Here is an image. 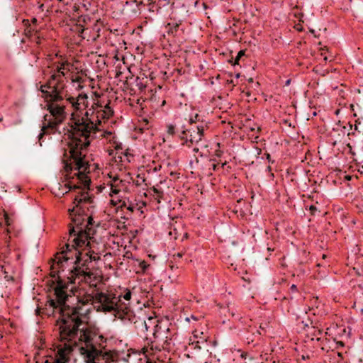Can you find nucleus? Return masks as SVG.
<instances>
[{
	"instance_id": "nucleus-42",
	"label": "nucleus",
	"mask_w": 363,
	"mask_h": 363,
	"mask_svg": "<svg viewBox=\"0 0 363 363\" xmlns=\"http://www.w3.org/2000/svg\"><path fill=\"white\" fill-rule=\"evenodd\" d=\"M119 191H120V189H118L117 185H114V184L111 185V192L112 193L117 194L119 193Z\"/></svg>"
},
{
	"instance_id": "nucleus-43",
	"label": "nucleus",
	"mask_w": 363,
	"mask_h": 363,
	"mask_svg": "<svg viewBox=\"0 0 363 363\" xmlns=\"http://www.w3.org/2000/svg\"><path fill=\"white\" fill-rule=\"evenodd\" d=\"M118 203H120V205L118 206V209L121 208V210H123V208L127 207L126 203L125 201H122L119 200Z\"/></svg>"
},
{
	"instance_id": "nucleus-8",
	"label": "nucleus",
	"mask_w": 363,
	"mask_h": 363,
	"mask_svg": "<svg viewBox=\"0 0 363 363\" xmlns=\"http://www.w3.org/2000/svg\"><path fill=\"white\" fill-rule=\"evenodd\" d=\"M91 263V262H89V259H83V258L79 259L78 261H74V264L75 266L70 270L69 276L67 277V285L69 284H74L76 279L80 278L81 277H88L90 278L92 275L89 267V264Z\"/></svg>"
},
{
	"instance_id": "nucleus-5",
	"label": "nucleus",
	"mask_w": 363,
	"mask_h": 363,
	"mask_svg": "<svg viewBox=\"0 0 363 363\" xmlns=\"http://www.w3.org/2000/svg\"><path fill=\"white\" fill-rule=\"evenodd\" d=\"M69 215L72 220V223L69 225L70 238L79 237L81 233H89V230L96 231V227H98L99 224L94 225L92 216H88L84 207L74 206L72 209H69Z\"/></svg>"
},
{
	"instance_id": "nucleus-55",
	"label": "nucleus",
	"mask_w": 363,
	"mask_h": 363,
	"mask_svg": "<svg viewBox=\"0 0 363 363\" xmlns=\"http://www.w3.org/2000/svg\"><path fill=\"white\" fill-rule=\"evenodd\" d=\"M111 204L113 206H116L118 204H119L118 201H114L113 200H111Z\"/></svg>"
},
{
	"instance_id": "nucleus-7",
	"label": "nucleus",
	"mask_w": 363,
	"mask_h": 363,
	"mask_svg": "<svg viewBox=\"0 0 363 363\" xmlns=\"http://www.w3.org/2000/svg\"><path fill=\"white\" fill-rule=\"evenodd\" d=\"M65 84L63 80L60 79V74L53 73L48 82L40 86V91L43 94V97L46 101L50 102H60L64 98L68 97L67 94L64 95V89Z\"/></svg>"
},
{
	"instance_id": "nucleus-53",
	"label": "nucleus",
	"mask_w": 363,
	"mask_h": 363,
	"mask_svg": "<svg viewBox=\"0 0 363 363\" xmlns=\"http://www.w3.org/2000/svg\"><path fill=\"white\" fill-rule=\"evenodd\" d=\"M53 363H65V361H62L61 359H58L57 358H55Z\"/></svg>"
},
{
	"instance_id": "nucleus-25",
	"label": "nucleus",
	"mask_w": 363,
	"mask_h": 363,
	"mask_svg": "<svg viewBox=\"0 0 363 363\" xmlns=\"http://www.w3.org/2000/svg\"><path fill=\"white\" fill-rule=\"evenodd\" d=\"M308 333L312 336V340H314V338L315 337L317 341H320L321 339V335L323 334V330L318 329L315 326H312L310 332Z\"/></svg>"
},
{
	"instance_id": "nucleus-56",
	"label": "nucleus",
	"mask_w": 363,
	"mask_h": 363,
	"mask_svg": "<svg viewBox=\"0 0 363 363\" xmlns=\"http://www.w3.org/2000/svg\"><path fill=\"white\" fill-rule=\"evenodd\" d=\"M31 22L33 24H36L37 22H38V20L36 18H33L32 20H31Z\"/></svg>"
},
{
	"instance_id": "nucleus-64",
	"label": "nucleus",
	"mask_w": 363,
	"mask_h": 363,
	"mask_svg": "<svg viewBox=\"0 0 363 363\" xmlns=\"http://www.w3.org/2000/svg\"><path fill=\"white\" fill-rule=\"evenodd\" d=\"M81 79H82L81 77H77V79H76V82H79L81 81Z\"/></svg>"
},
{
	"instance_id": "nucleus-48",
	"label": "nucleus",
	"mask_w": 363,
	"mask_h": 363,
	"mask_svg": "<svg viewBox=\"0 0 363 363\" xmlns=\"http://www.w3.org/2000/svg\"><path fill=\"white\" fill-rule=\"evenodd\" d=\"M112 181L116 183V182H119L120 183L123 182V181L121 179H119V177L118 176H115Z\"/></svg>"
},
{
	"instance_id": "nucleus-58",
	"label": "nucleus",
	"mask_w": 363,
	"mask_h": 363,
	"mask_svg": "<svg viewBox=\"0 0 363 363\" xmlns=\"http://www.w3.org/2000/svg\"><path fill=\"white\" fill-rule=\"evenodd\" d=\"M36 43L37 44H40V38L38 36L36 38Z\"/></svg>"
},
{
	"instance_id": "nucleus-28",
	"label": "nucleus",
	"mask_w": 363,
	"mask_h": 363,
	"mask_svg": "<svg viewBox=\"0 0 363 363\" xmlns=\"http://www.w3.org/2000/svg\"><path fill=\"white\" fill-rule=\"evenodd\" d=\"M104 102L105 101H104V99L97 100V101L94 102L91 106L92 109H93L91 114H94V113L95 111L96 112L99 109H102V108L104 107Z\"/></svg>"
},
{
	"instance_id": "nucleus-30",
	"label": "nucleus",
	"mask_w": 363,
	"mask_h": 363,
	"mask_svg": "<svg viewBox=\"0 0 363 363\" xmlns=\"http://www.w3.org/2000/svg\"><path fill=\"white\" fill-rule=\"evenodd\" d=\"M121 298H123L124 299V301L125 303H129L130 304V301L131 299V296H132V293L130 291V290L129 289H126L125 291V294L123 295H121ZM129 306L130 307V306L129 305Z\"/></svg>"
},
{
	"instance_id": "nucleus-32",
	"label": "nucleus",
	"mask_w": 363,
	"mask_h": 363,
	"mask_svg": "<svg viewBox=\"0 0 363 363\" xmlns=\"http://www.w3.org/2000/svg\"><path fill=\"white\" fill-rule=\"evenodd\" d=\"M268 326H269V323H262L260 324L259 330L262 333V335H266L267 328H268Z\"/></svg>"
},
{
	"instance_id": "nucleus-12",
	"label": "nucleus",
	"mask_w": 363,
	"mask_h": 363,
	"mask_svg": "<svg viewBox=\"0 0 363 363\" xmlns=\"http://www.w3.org/2000/svg\"><path fill=\"white\" fill-rule=\"evenodd\" d=\"M67 101L71 104L72 107L74 110V113L79 112L88 107V96L85 93L79 94L77 97L68 96Z\"/></svg>"
},
{
	"instance_id": "nucleus-50",
	"label": "nucleus",
	"mask_w": 363,
	"mask_h": 363,
	"mask_svg": "<svg viewBox=\"0 0 363 363\" xmlns=\"http://www.w3.org/2000/svg\"><path fill=\"white\" fill-rule=\"evenodd\" d=\"M57 74H60V79H62V77H65V73L64 72V69H60V71H57Z\"/></svg>"
},
{
	"instance_id": "nucleus-59",
	"label": "nucleus",
	"mask_w": 363,
	"mask_h": 363,
	"mask_svg": "<svg viewBox=\"0 0 363 363\" xmlns=\"http://www.w3.org/2000/svg\"><path fill=\"white\" fill-rule=\"evenodd\" d=\"M227 164H228V162L225 161V162H224L223 163H222L221 167H222L223 168H224V167H225V166L227 165Z\"/></svg>"
},
{
	"instance_id": "nucleus-36",
	"label": "nucleus",
	"mask_w": 363,
	"mask_h": 363,
	"mask_svg": "<svg viewBox=\"0 0 363 363\" xmlns=\"http://www.w3.org/2000/svg\"><path fill=\"white\" fill-rule=\"evenodd\" d=\"M302 323L303 324V329L307 332H310L311 328H312L310 325L312 324V321L308 319L307 323L302 321Z\"/></svg>"
},
{
	"instance_id": "nucleus-49",
	"label": "nucleus",
	"mask_w": 363,
	"mask_h": 363,
	"mask_svg": "<svg viewBox=\"0 0 363 363\" xmlns=\"http://www.w3.org/2000/svg\"><path fill=\"white\" fill-rule=\"evenodd\" d=\"M69 190H75V189H79L80 187L78 185L71 186V185L69 184Z\"/></svg>"
},
{
	"instance_id": "nucleus-38",
	"label": "nucleus",
	"mask_w": 363,
	"mask_h": 363,
	"mask_svg": "<svg viewBox=\"0 0 363 363\" xmlns=\"http://www.w3.org/2000/svg\"><path fill=\"white\" fill-rule=\"evenodd\" d=\"M184 256V252H177V254H174L172 257L174 262H177V259H180Z\"/></svg>"
},
{
	"instance_id": "nucleus-33",
	"label": "nucleus",
	"mask_w": 363,
	"mask_h": 363,
	"mask_svg": "<svg viewBox=\"0 0 363 363\" xmlns=\"http://www.w3.org/2000/svg\"><path fill=\"white\" fill-rule=\"evenodd\" d=\"M200 118H201V116L199 114H197V113L195 114V116L194 117H191L189 119V124L191 125H193L194 124L196 123L197 122H199Z\"/></svg>"
},
{
	"instance_id": "nucleus-34",
	"label": "nucleus",
	"mask_w": 363,
	"mask_h": 363,
	"mask_svg": "<svg viewBox=\"0 0 363 363\" xmlns=\"http://www.w3.org/2000/svg\"><path fill=\"white\" fill-rule=\"evenodd\" d=\"M139 267L141 269V270L143 271V272H145L146 270L150 267V264H148L145 261L143 260L140 262Z\"/></svg>"
},
{
	"instance_id": "nucleus-27",
	"label": "nucleus",
	"mask_w": 363,
	"mask_h": 363,
	"mask_svg": "<svg viewBox=\"0 0 363 363\" xmlns=\"http://www.w3.org/2000/svg\"><path fill=\"white\" fill-rule=\"evenodd\" d=\"M245 56V50H241L238 52L237 54V56L235 59L233 57L228 60V62L230 63L232 65H238L240 60L242 58V57Z\"/></svg>"
},
{
	"instance_id": "nucleus-46",
	"label": "nucleus",
	"mask_w": 363,
	"mask_h": 363,
	"mask_svg": "<svg viewBox=\"0 0 363 363\" xmlns=\"http://www.w3.org/2000/svg\"><path fill=\"white\" fill-rule=\"evenodd\" d=\"M223 151L220 150H217L215 152V155L218 157H220L223 155Z\"/></svg>"
},
{
	"instance_id": "nucleus-35",
	"label": "nucleus",
	"mask_w": 363,
	"mask_h": 363,
	"mask_svg": "<svg viewBox=\"0 0 363 363\" xmlns=\"http://www.w3.org/2000/svg\"><path fill=\"white\" fill-rule=\"evenodd\" d=\"M71 65V64L68 61L62 62L60 65V66H58L57 67V71H60V69H66L67 67H69Z\"/></svg>"
},
{
	"instance_id": "nucleus-6",
	"label": "nucleus",
	"mask_w": 363,
	"mask_h": 363,
	"mask_svg": "<svg viewBox=\"0 0 363 363\" xmlns=\"http://www.w3.org/2000/svg\"><path fill=\"white\" fill-rule=\"evenodd\" d=\"M84 242L82 241V238H80V235L79 237H75L72 240V243L67 242L62 247V250L60 252H58L55 255L56 262L55 264L52 266V272L51 277L53 278L56 277V286H57L58 281L61 280L65 282V286H67L65 291H67V282L61 279L59 276L60 271H63V264L62 262H67L69 259H75L74 252L79 251V248L82 247V245H84ZM57 286L55 287V289ZM67 294V292H66Z\"/></svg>"
},
{
	"instance_id": "nucleus-45",
	"label": "nucleus",
	"mask_w": 363,
	"mask_h": 363,
	"mask_svg": "<svg viewBox=\"0 0 363 363\" xmlns=\"http://www.w3.org/2000/svg\"><path fill=\"white\" fill-rule=\"evenodd\" d=\"M290 291L291 292H297L298 291L297 286L296 284H292L290 287Z\"/></svg>"
},
{
	"instance_id": "nucleus-41",
	"label": "nucleus",
	"mask_w": 363,
	"mask_h": 363,
	"mask_svg": "<svg viewBox=\"0 0 363 363\" xmlns=\"http://www.w3.org/2000/svg\"><path fill=\"white\" fill-rule=\"evenodd\" d=\"M205 340H206L205 338L201 337L199 340L194 341L192 342V345L195 344V347L201 348V347L199 345V344L200 342H203Z\"/></svg>"
},
{
	"instance_id": "nucleus-63",
	"label": "nucleus",
	"mask_w": 363,
	"mask_h": 363,
	"mask_svg": "<svg viewBox=\"0 0 363 363\" xmlns=\"http://www.w3.org/2000/svg\"><path fill=\"white\" fill-rule=\"evenodd\" d=\"M94 95L96 98H100V95L97 92H94Z\"/></svg>"
},
{
	"instance_id": "nucleus-47",
	"label": "nucleus",
	"mask_w": 363,
	"mask_h": 363,
	"mask_svg": "<svg viewBox=\"0 0 363 363\" xmlns=\"http://www.w3.org/2000/svg\"><path fill=\"white\" fill-rule=\"evenodd\" d=\"M126 208H127V210H128L129 211L133 213L135 210V206L133 205L130 204L128 206H127Z\"/></svg>"
},
{
	"instance_id": "nucleus-2",
	"label": "nucleus",
	"mask_w": 363,
	"mask_h": 363,
	"mask_svg": "<svg viewBox=\"0 0 363 363\" xmlns=\"http://www.w3.org/2000/svg\"><path fill=\"white\" fill-rule=\"evenodd\" d=\"M92 111L91 107L85 112L84 116H81L79 112L71 114L69 123L70 130L68 132V137L70 139L68 143L69 156L65 150L62 159L66 176L70 178L72 172L77 170V172L72 178L76 177L84 188L88 190L90 189L91 184V179L87 175L90 173V164L85 160V155H82V150L90 145L91 133L94 135L99 130L97 125H99L97 122L94 123L91 118H89V116L92 115Z\"/></svg>"
},
{
	"instance_id": "nucleus-52",
	"label": "nucleus",
	"mask_w": 363,
	"mask_h": 363,
	"mask_svg": "<svg viewBox=\"0 0 363 363\" xmlns=\"http://www.w3.org/2000/svg\"><path fill=\"white\" fill-rule=\"evenodd\" d=\"M147 1L149 2L148 6H150L149 10L151 11L152 8L153 7L154 2L152 1V0H147Z\"/></svg>"
},
{
	"instance_id": "nucleus-21",
	"label": "nucleus",
	"mask_w": 363,
	"mask_h": 363,
	"mask_svg": "<svg viewBox=\"0 0 363 363\" xmlns=\"http://www.w3.org/2000/svg\"><path fill=\"white\" fill-rule=\"evenodd\" d=\"M181 23H182L181 21H179V22H175L174 21L172 22L168 23L166 26L168 34L172 35L174 37L177 36L178 34V31L179 30Z\"/></svg>"
},
{
	"instance_id": "nucleus-37",
	"label": "nucleus",
	"mask_w": 363,
	"mask_h": 363,
	"mask_svg": "<svg viewBox=\"0 0 363 363\" xmlns=\"http://www.w3.org/2000/svg\"><path fill=\"white\" fill-rule=\"evenodd\" d=\"M167 133L169 135H174L175 134V125L172 124H169L167 126Z\"/></svg>"
},
{
	"instance_id": "nucleus-44",
	"label": "nucleus",
	"mask_w": 363,
	"mask_h": 363,
	"mask_svg": "<svg viewBox=\"0 0 363 363\" xmlns=\"http://www.w3.org/2000/svg\"><path fill=\"white\" fill-rule=\"evenodd\" d=\"M264 155L266 156V159L267 160V161L269 162V163H274V160H272L271 158V155L269 153H265Z\"/></svg>"
},
{
	"instance_id": "nucleus-24",
	"label": "nucleus",
	"mask_w": 363,
	"mask_h": 363,
	"mask_svg": "<svg viewBox=\"0 0 363 363\" xmlns=\"http://www.w3.org/2000/svg\"><path fill=\"white\" fill-rule=\"evenodd\" d=\"M10 266L0 264V272H2V274L4 276V279L9 281H13V277L9 274Z\"/></svg>"
},
{
	"instance_id": "nucleus-26",
	"label": "nucleus",
	"mask_w": 363,
	"mask_h": 363,
	"mask_svg": "<svg viewBox=\"0 0 363 363\" xmlns=\"http://www.w3.org/2000/svg\"><path fill=\"white\" fill-rule=\"evenodd\" d=\"M106 337H105L103 335L100 334L99 333V335L96 336L94 344L101 349H105L106 346L104 345V344L106 343Z\"/></svg>"
},
{
	"instance_id": "nucleus-19",
	"label": "nucleus",
	"mask_w": 363,
	"mask_h": 363,
	"mask_svg": "<svg viewBox=\"0 0 363 363\" xmlns=\"http://www.w3.org/2000/svg\"><path fill=\"white\" fill-rule=\"evenodd\" d=\"M94 202V197L89 196L87 192H82L81 197L77 196L74 199V204L82 206V203L91 204Z\"/></svg>"
},
{
	"instance_id": "nucleus-3",
	"label": "nucleus",
	"mask_w": 363,
	"mask_h": 363,
	"mask_svg": "<svg viewBox=\"0 0 363 363\" xmlns=\"http://www.w3.org/2000/svg\"><path fill=\"white\" fill-rule=\"evenodd\" d=\"M134 326L138 330V335L140 337H145V346L143 350L145 352L151 351V352H160L170 345L172 340L169 335L170 330L167 323L157 320V323L154 327L152 337H148L146 333L148 330V326L145 320L138 318L133 320Z\"/></svg>"
},
{
	"instance_id": "nucleus-29",
	"label": "nucleus",
	"mask_w": 363,
	"mask_h": 363,
	"mask_svg": "<svg viewBox=\"0 0 363 363\" xmlns=\"http://www.w3.org/2000/svg\"><path fill=\"white\" fill-rule=\"evenodd\" d=\"M182 130L179 137L182 140L184 141L183 143V144L187 143L188 142H189V133H188L187 128H185L184 125H182Z\"/></svg>"
},
{
	"instance_id": "nucleus-60",
	"label": "nucleus",
	"mask_w": 363,
	"mask_h": 363,
	"mask_svg": "<svg viewBox=\"0 0 363 363\" xmlns=\"http://www.w3.org/2000/svg\"><path fill=\"white\" fill-rule=\"evenodd\" d=\"M196 333H197V331H196V330L194 332V337L195 338H197V337H198V335L196 334Z\"/></svg>"
},
{
	"instance_id": "nucleus-40",
	"label": "nucleus",
	"mask_w": 363,
	"mask_h": 363,
	"mask_svg": "<svg viewBox=\"0 0 363 363\" xmlns=\"http://www.w3.org/2000/svg\"><path fill=\"white\" fill-rule=\"evenodd\" d=\"M210 162H213V163L211 165L213 171H214V172L217 171L218 169V164L215 163L216 162V159H211Z\"/></svg>"
},
{
	"instance_id": "nucleus-51",
	"label": "nucleus",
	"mask_w": 363,
	"mask_h": 363,
	"mask_svg": "<svg viewBox=\"0 0 363 363\" xmlns=\"http://www.w3.org/2000/svg\"><path fill=\"white\" fill-rule=\"evenodd\" d=\"M115 149L116 150H123L122 144L121 143L116 144L115 146Z\"/></svg>"
},
{
	"instance_id": "nucleus-1",
	"label": "nucleus",
	"mask_w": 363,
	"mask_h": 363,
	"mask_svg": "<svg viewBox=\"0 0 363 363\" xmlns=\"http://www.w3.org/2000/svg\"><path fill=\"white\" fill-rule=\"evenodd\" d=\"M67 286L64 281L60 280L57 286L54 289L56 299L48 301L50 307L59 308L60 317L56 320V325L59 326V335L61 342H74L77 346V339L80 342H84L86 347L94 345L96 336L99 333V328L95 325L86 323L80 328L84 322L82 319L80 306H74V301L79 302V298L66 293Z\"/></svg>"
},
{
	"instance_id": "nucleus-18",
	"label": "nucleus",
	"mask_w": 363,
	"mask_h": 363,
	"mask_svg": "<svg viewBox=\"0 0 363 363\" xmlns=\"http://www.w3.org/2000/svg\"><path fill=\"white\" fill-rule=\"evenodd\" d=\"M3 216L5 225L7 228H4L3 232L1 233V236H10L9 234L11 233V228L13 223V219L9 216L7 211L5 210H3Z\"/></svg>"
},
{
	"instance_id": "nucleus-39",
	"label": "nucleus",
	"mask_w": 363,
	"mask_h": 363,
	"mask_svg": "<svg viewBox=\"0 0 363 363\" xmlns=\"http://www.w3.org/2000/svg\"><path fill=\"white\" fill-rule=\"evenodd\" d=\"M309 211H310L311 214L312 216H315V213H316V211H318V208H317V207H316L315 206H314V205H311V206H309Z\"/></svg>"
},
{
	"instance_id": "nucleus-10",
	"label": "nucleus",
	"mask_w": 363,
	"mask_h": 363,
	"mask_svg": "<svg viewBox=\"0 0 363 363\" xmlns=\"http://www.w3.org/2000/svg\"><path fill=\"white\" fill-rule=\"evenodd\" d=\"M47 102V110L49 111L52 120L62 123L67 115L65 111V106L58 104L56 102Z\"/></svg>"
},
{
	"instance_id": "nucleus-57",
	"label": "nucleus",
	"mask_w": 363,
	"mask_h": 363,
	"mask_svg": "<svg viewBox=\"0 0 363 363\" xmlns=\"http://www.w3.org/2000/svg\"><path fill=\"white\" fill-rule=\"evenodd\" d=\"M227 83H228V84H233V85L234 86V84H233V79H230V80H228V81H227Z\"/></svg>"
},
{
	"instance_id": "nucleus-61",
	"label": "nucleus",
	"mask_w": 363,
	"mask_h": 363,
	"mask_svg": "<svg viewBox=\"0 0 363 363\" xmlns=\"http://www.w3.org/2000/svg\"><path fill=\"white\" fill-rule=\"evenodd\" d=\"M141 5H145V4L143 2V1H140L137 6H141Z\"/></svg>"
},
{
	"instance_id": "nucleus-4",
	"label": "nucleus",
	"mask_w": 363,
	"mask_h": 363,
	"mask_svg": "<svg viewBox=\"0 0 363 363\" xmlns=\"http://www.w3.org/2000/svg\"><path fill=\"white\" fill-rule=\"evenodd\" d=\"M92 305L97 311L113 313L116 317L121 320L133 322L135 318L129 303L123 301L121 296H116L113 293H96L92 296Z\"/></svg>"
},
{
	"instance_id": "nucleus-20",
	"label": "nucleus",
	"mask_w": 363,
	"mask_h": 363,
	"mask_svg": "<svg viewBox=\"0 0 363 363\" xmlns=\"http://www.w3.org/2000/svg\"><path fill=\"white\" fill-rule=\"evenodd\" d=\"M73 350V347L71 344H65L64 349H60L57 352V359L65 361V363L68 362V357L66 352H70Z\"/></svg>"
},
{
	"instance_id": "nucleus-17",
	"label": "nucleus",
	"mask_w": 363,
	"mask_h": 363,
	"mask_svg": "<svg viewBox=\"0 0 363 363\" xmlns=\"http://www.w3.org/2000/svg\"><path fill=\"white\" fill-rule=\"evenodd\" d=\"M262 335V333L259 330L256 329L255 327H250L248 329L246 340L247 343H254L255 342L259 340L260 339V336Z\"/></svg>"
},
{
	"instance_id": "nucleus-15",
	"label": "nucleus",
	"mask_w": 363,
	"mask_h": 363,
	"mask_svg": "<svg viewBox=\"0 0 363 363\" xmlns=\"http://www.w3.org/2000/svg\"><path fill=\"white\" fill-rule=\"evenodd\" d=\"M106 101V103L104 102L102 109H99L96 111V122H97L99 125H101V120H108L114 114L113 109L110 106L111 100L107 99Z\"/></svg>"
},
{
	"instance_id": "nucleus-23",
	"label": "nucleus",
	"mask_w": 363,
	"mask_h": 363,
	"mask_svg": "<svg viewBox=\"0 0 363 363\" xmlns=\"http://www.w3.org/2000/svg\"><path fill=\"white\" fill-rule=\"evenodd\" d=\"M23 23L25 26L24 34L27 38H31L33 36V33L34 32L35 28L31 26L28 19H23Z\"/></svg>"
},
{
	"instance_id": "nucleus-22",
	"label": "nucleus",
	"mask_w": 363,
	"mask_h": 363,
	"mask_svg": "<svg viewBox=\"0 0 363 363\" xmlns=\"http://www.w3.org/2000/svg\"><path fill=\"white\" fill-rule=\"evenodd\" d=\"M2 239L4 240L5 245L1 248V253L4 256V259H7L11 253L9 245L11 236H2Z\"/></svg>"
},
{
	"instance_id": "nucleus-31",
	"label": "nucleus",
	"mask_w": 363,
	"mask_h": 363,
	"mask_svg": "<svg viewBox=\"0 0 363 363\" xmlns=\"http://www.w3.org/2000/svg\"><path fill=\"white\" fill-rule=\"evenodd\" d=\"M152 190L153 191V192L157 194V202L158 203H160V199L162 197V195H163V192L160 190H159L158 189H157L156 187L153 186L152 188Z\"/></svg>"
},
{
	"instance_id": "nucleus-9",
	"label": "nucleus",
	"mask_w": 363,
	"mask_h": 363,
	"mask_svg": "<svg viewBox=\"0 0 363 363\" xmlns=\"http://www.w3.org/2000/svg\"><path fill=\"white\" fill-rule=\"evenodd\" d=\"M96 232V231H91V230H89V233H81L79 235L80 238H82V241L84 242V245H82V247H84L85 250L89 251V253L92 254L93 255L99 256V243L94 237Z\"/></svg>"
},
{
	"instance_id": "nucleus-11",
	"label": "nucleus",
	"mask_w": 363,
	"mask_h": 363,
	"mask_svg": "<svg viewBox=\"0 0 363 363\" xmlns=\"http://www.w3.org/2000/svg\"><path fill=\"white\" fill-rule=\"evenodd\" d=\"M60 124H61V123L52 120L50 116H48V115H45L43 117L41 133L38 135V140L40 145H42L41 140L43 136L45 135L55 134L58 130V126Z\"/></svg>"
},
{
	"instance_id": "nucleus-13",
	"label": "nucleus",
	"mask_w": 363,
	"mask_h": 363,
	"mask_svg": "<svg viewBox=\"0 0 363 363\" xmlns=\"http://www.w3.org/2000/svg\"><path fill=\"white\" fill-rule=\"evenodd\" d=\"M206 128H208V125L206 124L203 125V121H201L200 125H193L190 128H187L188 133H189V142L194 143L201 141L204 135Z\"/></svg>"
},
{
	"instance_id": "nucleus-16",
	"label": "nucleus",
	"mask_w": 363,
	"mask_h": 363,
	"mask_svg": "<svg viewBox=\"0 0 363 363\" xmlns=\"http://www.w3.org/2000/svg\"><path fill=\"white\" fill-rule=\"evenodd\" d=\"M75 260L78 261L79 259H89V262L100 259V256H95L89 253V251L85 250L84 247H80L79 251L74 252Z\"/></svg>"
},
{
	"instance_id": "nucleus-62",
	"label": "nucleus",
	"mask_w": 363,
	"mask_h": 363,
	"mask_svg": "<svg viewBox=\"0 0 363 363\" xmlns=\"http://www.w3.org/2000/svg\"><path fill=\"white\" fill-rule=\"evenodd\" d=\"M350 135H355L356 136V134L355 133L352 132V133H348V136H350Z\"/></svg>"
},
{
	"instance_id": "nucleus-54",
	"label": "nucleus",
	"mask_w": 363,
	"mask_h": 363,
	"mask_svg": "<svg viewBox=\"0 0 363 363\" xmlns=\"http://www.w3.org/2000/svg\"><path fill=\"white\" fill-rule=\"evenodd\" d=\"M137 85L139 86L140 89H143V88H145V86L143 85L141 82L137 83Z\"/></svg>"
},
{
	"instance_id": "nucleus-14",
	"label": "nucleus",
	"mask_w": 363,
	"mask_h": 363,
	"mask_svg": "<svg viewBox=\"0 0 363 363\" xmlns=\"http://www.w3.org/2000/svg\"><path fill=\"white\" fill-rule=\"evenodd\" d=\"M89 349L87 350L83 347H81V352L85 354V358L89 359V362H97L99 360L101 357H104L105 354L102 351L103 349H98L96 345L88 347Z\"/></svg>"
}]
</instances>
